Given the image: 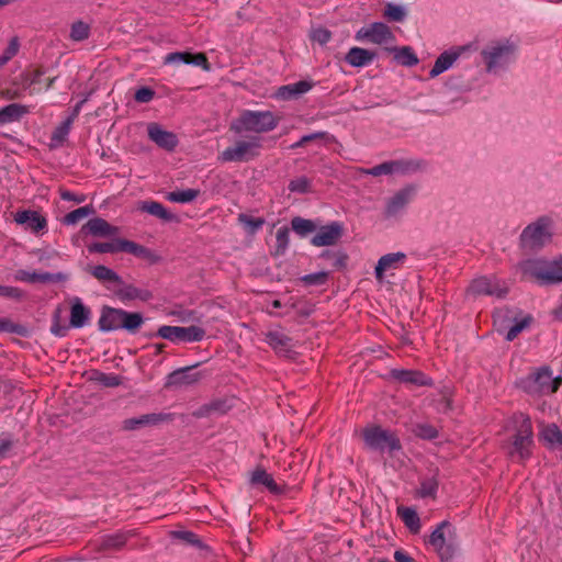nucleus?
Wrapping results in <instances>:
<instances>
[{"label": "nucleus", "instance_id": "8", "mask_svg": "<svg viewBox=\"0 0 562 562\" xmlns=\"http://www.w3.org/2000/svg\"><path fill=\"white\" fill-rule=\"evenodd\" d=\"M157 335L170 341L195 342L201 341L205 337V330L199 326H168L159 327Z\"/></svg>", "mask_w": 562, "mask_h": 562}, {"label": "nucleus", "instance_id": "34", "mask_svg": "<svg viewBox=\"0 0 562 562\" xmlns=\"http://www.w3.org/2000/svg\"><path fill=\"white\" fill-rule=\"evenodd\" d=\"M121 328L126 329L130 333H135L144 323V318L140 313H132L122 310Z\"/></svg>", "mask_w": 562, "mask_h": 562}, {"label": "nucleus", "instance_id": "60", "mask_svg": "<svg viewBox=\"0 0 562 562\" xmlns=\"http://www.w3.org/2000/svg\"><path fill=\"white\" fill-rule=\"evenodd\" d=\"M223 406H224V402L216 401L211 404L202 406L198 412L193 413V415L195 417H203V416L209 415L212 412L224 413L225 408Z\"/></svg>", "mask_w": 562, "mask_h": 562}, {"label": "nucleus", "instance_id": "3", "mask_svg": "<svg viewBox=\"0 0 562 562\" xmlns=\"http://www.w3.org/2000/svg\"><path fill=\"white\" fill-rule=\"evenodd\" d=\"M519 268L525 276L533 278L540 284L562 282V257L552 261L529 259L521 262Z\"/></svg>", "mask_w": 562, "mask_h": 562}, {"label": "nucleus", "instance_id": "62", "mask_svg": "<svg viewBox=\"0 0 562 562\" xmlns=\"http://www.w3.org/2000/svg\"><path fill=\"white\" fill-rule=\"evenodd\" d=\"M311 38L321 45H324L330 41L331 33L327 29L318 27L312 31Z\"/></svg>", "mask_w": 562, "mask_h": 562}, {"label": "nucleus", "instance_id": "58", "mask_svg": "<svg viewBox=\"0 0 562 562\" xmlns=\"http://www.w3.org/2000/svg\"><path fill=\"white\" fill-rule=\"evenodd\" d=\"M67 274L63 272L58 273H49V272H42L37 273L36 282L41 283H57V282H64L67 280Z\"/></svg>", "mask_w": 562, "mask_h": 562}, {"label": "nucleus", "instance_id": "64", "mask_svg": "<svg viewBox=\"0 0 562 562\" xmlns=\"http://www.w3.org/2000/svg\"><path fill=\"white\" fill-rule=\"evenodd\" d=\"M23 295V291L19 288L0 284V296L21 300Z\"/></svg>", "mask_w": 562, "mask_h": 562}, {"label": "nucleus", "instance_id": "1", "mask_svg": "<svg viewBox=\"0 0 562 562\" xmlns=\"http://www.w3.org/2000/svg\"><path fill=\"white\" fill-rule=\"evenodd\" d=\"M281 121V116L272 111L243 110L229 124V131L236 135L254 133L267 134L274 131Z\"/></svg>", "mask_w": 562, "mask_h": 562}, {"label": "nucleus", "instance_id": "15", "mask_svg": "<svg viewBox=\"0 0 562 562\" xmlns=\"http://www.w3.org/2000/svg\"><path fill=\"white\" fill-rule=\"evenodd\" d=\"M265 341L281 357H290L294 346L292 338L281 330H269L265 334Z\"/></svg>", "mask_w": 562, "mask_h": 562}, {"label": "nucleus", "instance_id": "11", "mask_svg": "<svg viewBox=\"0 0 562 562\" xmlns=\"http://www.w3.org/2000/svg\"><path fill=\"white\" fill-rule=\"evenodd\" d=\"M356 40L381 45L393 42L395 36L386 24L374 22L367 27H361L356 33Z\"/></svg>", "mask_w": 562, "mask_h": 562}, {"label": "nucleus", "instance_id": "24", "mask_svg": "<svg viewBox=\"0 0 562 562\" xmlns=\"http://www.w3.org/2000/svg\"><path fill=\"white\" fill-rule=\"evenodd\" d=\"M406 255L404 252H393L382 256L375 267V278L382 281L384 273L389 270L398 269L404 262Z\"/></svg>", "mask_w": 562, "mask_h": 562}, {"label": "nucleus", "instance_id": "6", "mask_svg": "<svg viewBox=\"0 0 562 562\" xmlns=\"http://www.w3.org/2000/svg\"><path fill=\"white\" fill-rule=\"evenodd\" d=\"M429 544L434 547L442 561L453 558L457 544L451 538V525L448 521H442L432 531L429 537Z\"/></svg>", "mask_w": 562, "mask_h": 562}, {"label": "nucleus", "instance_id": "47", "mask_svg": "<svg viewBox=\"0 0 562 562\" xmlns=\"http://www.w3.org/2000/svg\"><path fill=\"white\" fill-rule=\"evenodd\" d=\"M396 52L395 58L405 66H414L418 63V58L413 53L411 47H402L400 49H394Z\"/></svg>", "mask_w": 562, "mask_h": 562}, {"label": "nucleus", "instance_id": "39", "mask_svg": "<svg viewBox=\"0 0 562 562\" xmlns=\"http://www.w3.org/2000/svg\"><path fill=\"white\" fill-rule=\"evenodd\" d=\"M292 229L299 235H306L316 229V226L313 221L305 220L300 216L293 217L291 221Z\"/></svg>", "mask_w": 562, "mask_h": 562}, {"label": "nucleus", "instance_id": "9", "mask_svg": "<svg viewBox=\"0 0 562 562\" xmlns=\"http://www.w3.org/2000/svg\"><path fill=\"white\" fill-rule=\"evenodd\" d=\"M467 292L473 296L491 295L501 299L508 293V286L494 277H480L470 283Z\"/></svg>", "mask_w": 562, "mask_h": 562}, {"label": "nucleus", "instance_id": "10", "mask_svg": "<svg viewBox=\"0 0 562 562\" xmlns=\"http://www.w3.org/2000/svg\"><path fill=\"white\" fill-rule=\"evenodd\" d=\"M515 53V46L508 42L497 43L482 52L487 71H493L496 67L503 66L510 60Z\"/></svg>", "mask_w": 562, "mask_h": 562}, {"label": "nucleus", "instance_id": "20", "mask_svg": "<svg viewBox=\"0 0 562 562\" xmlns=\"http://www.w3.org/2000/svg\"><path fill=\"white\" fill-rule=\"evenodd\" d=\"M90 317V308L82 303L81 299L72 297L70 300L69 326L74 328H81L88 324Z\"/></svg>", "mask_w": 562, "mask_h": 562}, {"label": "nucleus", "instance_id": "44", "mask_svg": "<svg viewBox=\"0 0 562 562\" xmlns=\"http://www.w3.org/2000/svg\"><path fill=\"white\" fill-rule=\"evenodd\" d=\"M127 540L126 533H116L111 536H105L102 539L101 547L103 549H113V550H120Z\"/></svg>", "mask_w": 562, "mask_h": 562}, {"label": "nucleus", "instance_id": "27", "mask_svg": "<svg viewBox=\"0 0 562 562\" xmlns=\"http://www.w3.org/2000/svg\"><path fill=\"white\" fill-rule=\"evenodd\" d=\"M415 193L414 187H406L398 192H396L387 202L386 205V214L389 216H393L397 214L402 209H404L408 202L412 200Z\"/></svg>", "mask_w": 562, "mask_h": 562}, {"label": "nucleus", "instance_id": "55", "mask_svg": "<svg viewBox=\"0 0 562 562\" xmlns=\"http://www.w3.org/2000/svg\"><path fill=\"white\" fill-rule=\"evenodd\" d=\"M531 317L527 316L519 322L515 323L507 331L506 339L513 341L525 328L529 326Z\"/></svg>", "mask_w": 562, "mask_h": 562}, {"label": "nucleus", "instance_id": "13", "mask_svg": "<svg viewBox=\"0 0 562 562\" xmlns=\"http://www.w3.org/2000/svg\"><path fill=\"white\" fill-rule=\"evenodd\" d=\"M171 420H173V415L169 413L145 414L139 417H132L123 420L122 429L132 431L147 426H155L162 423H169Z\"/></svg>", "mask_w": 562, "mask_h": 562}, {"label": "nucleus", "instance_id": "33", "mask_svg": "<svg viewBox=\"0 0 562 562\" xmlns=\"http://www.w3.org/2000/svg\"><path fill=\"white\" fill-rule=\"evenodd\" d=\"M123 245V251L132 254L138 258L146 259L149 261H155V255L154 252L148 249L147 247H144L139 244H136L135 241L124 239Z\"/></svg>", "mask_w": 562, "mask_h": 562}, {"label": "nucleus", "instance_id": "43", "mask_svg": "<svg viewBox=\"0 0 562 562\" xmlns=\"http://www.w3.org/2000/svg\"><path fill=\"white\" fill-rule=\"evenodd\" d=\"M290 232L288 227H281L277 231L276 234V250L274 255L280 256L285 252L289 246V238Z\"/></svg>", "mask_w": 562, "mask_h": 562}, {"label": "nucleus", "instance_id": "18", "mask_svg": "<svg viewBox=\"0 0 562 562\" xmlns=\"http://www.w3.org/2000/svg\"><path fill=\"white\" fill-rule=\"evenodd\" d=\"M14 221L20 225H25L26 228L35 234L47 227L46 218L36 211H19L14 215Z\"/></svg>", "mask_w": 562, "mask_h": 562}, {"label": "nucleus", "instance_id": "14", "mask_svg": "<svg viewBox=\"0 0 562 562\" xmlns=\"http://www.w3.org/2000/svg\"><path fill=\"white\" fill-rule=\"evenodd\" d=\"M198 364L180 368L167 376L166 387H182L196 384L202 378L201 372H192Z\"/></svg>", "mask_w": 562, "mask_h": 562}, {"label": "nucleus", "instance_id": "50", "mask_svg": "<svg viewBox=\"0 0 562 562\" xmlns=\"http://www.w3.org/2000/svg\"><path fill=\"white\" fill-rule=\"evenodd\" d=\"M89 25L83 23L82 21L75 22L71 25L70 30V38L74 41H83L89 36Z\"/></svg>", "mask_w": 562, "mask_h": 562}, {"label": "nucleus", "instance_id": "52", "mask_svg": "<svg viewBox=\"0 0 562 562\" xmlns=\"http://www.w3.org/2000/svg\"><path fill=\"white\" fill-rule=\"evenodd\" d=\"M405 11L402 7L387 3L384 10V16L390 21L402 22L405 19Z\"/></svg>", "mask_w": 562, "mask_h": 562}, {"label": "nucleus", "instance_id": "25", "mask_svg": "<svg viewBox=\"0 0 562 562\" xmlns=\"http://www.w3.org/2000/svg\"><path fill=\"white\" fill-rule=\"evenodd\" d=\"M88 234L98 237H110L114 236L119 233V228L116 226H112L105 220L101 217H94L89 220L82 227Z\"/></svg>", "mask_w": 562, "mask_h": 562}, {"label": "nucleus", "instance_id": "29", "mask_svg": "<svg viewBox=\"0 0 562 562\" xmlns=\"http://www.w3.org/2000/svg\"><path fill=\"white\" fill-rule=\"evenodd\" d=\"M88 272L102 283L123 284L122 278L114 270L103 265L89 267Z\"/></svg>", "mask_w": 562, "mask_h": 562}, {"label": "nucleus", "instance_id": "57", "mask_svg": "<svg viewBox=\"0 0 562 562\" xmlns=\"http://www.w3.org/2000/svg\"><path fill=\"white\" fill-rule=\"evenodd\" d=\"M23 88L21 87V85H19V81L15 79L12 83V87L3 89L0 92V95L8 100H14L20 99L23 95Z\"/></svg>", "mask_w": 562, "mask_h": 562}, {"label": "nucleus", "instance_id": "46", "mask_svg": "<svg viewBox=\"0 0 562 562\" xmlns=\"http://www.w3.org/2000/svg\"><path fill=\"white\" fill-rule=\"evenodd\" d=\"M72 122L74 116H69L64 122H61L53 132L52 140L63 143L70 132Z\"/></svg>", "mask_w": 562, "mask_h": 562}, {"label": "nucleus", "instance_id": "56", "mask_svg": "<svg viewBox=\"0 0 562 562\" xmlns=\"http://www.w3.org/2000/svg\"><path fill=\"white\" fill-rule=\"evenodd\" d=\"M117 296L122 301H131L135 299H144L142 291L133 285H126L117 292Z\"/></svg>", "mask_w": 562, "mask_h": 562}, {"label": "nucleus", "instance_id": "4", "mask_svg": "<svg viewBox=\"0 0 562 562\" xmlns=\"http://www.w3.org/2000/svg\"><path fill=\"white\" fill-rule=\"evenodd\" d=\"M262 149L261 138L249 136L236 140L232 146L225 148L218 159L222 162H248L260 156Z\"/></svg>", "mask_w": 562, "mask_h": 562}, {"label": "nucleus", "instance_id": "42", "mask_svg": "<svg viewBox=\"0 0 562 562\" xmlns=\"http://www.w3.org/2000/svg\"><path fill=\"white\" fill-rule=\"evenodd\" d=\"M93 380L105 387H116L121 385L122 378L113 373H103L100 371L94 372Z\"/></svg>", "mask_w": 562, "mask_h": 562}, {"label": "nucleus", "instance_id": "59", "mask_svg": "<svg viewBox=\"0 0 562 562\" xmlns=\"http://www.w3.org/2000/svg\"><path fill=\"white\" fill-rule=\"evenodd\" d=\"M415 432L418 437L424 439H435L438 437L437 429L429 424H418Z\"/></svg>", "mask_w": 562, "mask_h": 562}, {"label": "nucleus", "instance_id": "48", "mask_svg": "<svg viewBox=\"0 0 562 562\" xmlns=\"http://www.w3.org/2000/svg\"><path fill=\"white\" fill-rule=\"evenodd\" d=\"M93 211L89 206H82L79 209H76L64 217V223L67 225H75L82 218L87 217L89 214H91Z\"/></svg>", "mask_w": 562, "mask_h": 562}, {"label": "nucleus", "instance_id": "28", "mask_svg": "<svg viewBox=\"0 0 562 562\" xmlns=\"http://www.w3.org/2000/svg\"><path fill=\"white\" fill-rule=\"evenodd\" d=\"M375 53L361 47H351L346 54L345 60L352 67H363L373 61Z\"/></svg>", "mask_w": 562, "mask_h": 562}, {"label": "nucleus", "instance_id": "40", "mask_svg": "<svg viewBox=\"0 0 562 562\" xmlns=\"http://www.w3.org/2000/svg\"><path fill=\"white\" fill-rule=\"evenodd\" d=\"M198 194H199L198 190L187 189V190H182V191L169 192L167 195V199L170 202L188 203V202L193 201L198 196Z\"/></svg>", "mask_w": 562, "mask_h": 562}, {"label": "nucleus", "instance_id": "41", "mask_svg": "<svg viewBox=\"0 0 562 562\" xmlns=\"http://www.w3.org/2000/svg\"><path fill=\"white\" fill-rule=\"evenodd\" d=\"M541 437L550 445L562 446V431L554 424L544 427L541 431Z\"/></svg>", "mask_w": 562, "mask_h": 562}, {"label": "nucleus", "instance_id": "21", "mask_svg": "<svg viewBox=\"0 0 562 562\" xmlns=\"http://www.w3.org/2000/svg\"><path fill=\"white\" fill-rule=\"evenodd\" d=\"M314 83L307 80H301L294 83L281 86L276 92V98L280 100L297 99L302 94L308 92Z\"/></svg>", "mask_w": 562, "mask_h": 562}, {"label": "nucleus", "instance_id": "37", "mask_svg": "<svg viewBox=\"0 0 562 562\" xmlns=\"http://www.w3.org/2000/svg\"><path fill=\"white\" fill-rule=\"evenodd\" d=\"M397 513L404 524L414 532H417L420 528L419 517L417 513L409 507H398Z\"/></svg>", "mask_w": 562, "mask_h": 562}, {"label": "nucleus", "instance_id": "12", "mask_svg": "<svg viewBox=\"0 0 562 562\" xmlns=\"http://www.w3.org/2000/svg\"><path fill=\"white\" fill-rule=\"evenodd\" d=\"M522 389L531 395L550 394V370L541 368L521 382Z\"/></svg>", "mask_w": 562, "mask_h": 562}, {"label": "nucleus", "instance_id": "54", "mask_svg": "<svg viewBox=\"0 0 562 562\" xmlns=\"http://www.w3.org/2000/svg\"><path fill=\"white\" fill-rule=\"evenodd\" d=\"M311 189V182L306 177H299L290 181L289 190L291 192L306 193Z\"/></svg>", "mask_w": 562, "mask_h": 562}, {"label": "nucleus", "instance_id": "45", "mask_svg": "<svg viewBox=\"0 0 562 562\" xmlns=\"http://www.w3.org/2000/svg\"><path fill=\"white\" fill-rule=\"evenodd\" d=\"M392 175H406L418 169L419 165L413 160H391Z\"/></svg>", "mask_w": 562, "mask_h": 562}, {"label": "nucleus", "instance_id": "63", "mask_svg": "<svg viewBox=\"0 0 562 562\" xmlns=\"http://www.w3.org/2000/svg\"><path fill=\"white\" fill-rule=\"evenodd\" d=\"M155 97V91L151 88L143 87L136 90L134 94L135 101L139 103H148L150 102Z\"/></svg>", "mask_w": 562, "mask_h": 562}, {"label": "nucleus", "instance_id": "7", "mask_svg": "<svg viewBox=\"0 0 562 562\" xmlns=\"http://www.w3.org/2000/svg\"><path fill=\"white\" fill-rule=\"evenodd\" d=\"M550 237L549 221L547 218H539L522 231L520 241L525 248L538 249L549 241Z\"/></svg>", "mask_w": 562, "mask_h": 562}, {"label": "nucleus", "instance_id": "36", "mask_svg": "<svg viewBox=\"0 0 562 562\" xmlns=\"http://www.w3.org/2000/svg\"><path fill=\"white\" fill-rule=\"evenodd\" d=\"M44 71L42 68H35V69H27L23 71L16 80L19 81V85L23 88L25 91L33 85H36L40 82V78L43 76Z\"/></svg>", "mask_w": 562, "mask_h": 562}, {"label": "nucleus", "instance_id": "19", "mask_svg": "<svg viewBox=\"0 0 562 562\" xmlns=\"http://www.w3.org/2000/svg\"><path fill=\"white\" fill-rule=\"evenodd\" d=\"M147 132L150 140L167 150H172L178 144L177 136L171 132L162 130L157 123L148 124Z\"/></svg>", "mask_w": 562, "mask_h": 562}, {"label": "nucleus", "instance_id": "61", "mask_svg": "<svg viewBox=\"0 0 562 562\" xmlns=\"http://www.w3.org/2000/svg\"><path fill=\"white\" fill-rule=\"evenodd\" d=\"M327 279H328V273L322 271V272L306 274L302 278V281L306 285H321V284L326 283Z\"/></svg>", "mask_w": 562, "mask_h": 562}, {"label": "nucleus", "instance_id": "17", "mask_svg": "<svg viewBox=\"0 0 562 562\" xmlns=\"http://www.w3.org/2000/svg\"><path fill=\"white\" fill-rule=\"evenodd\" d=\"M164 63L166 65L176 63L193 64L202 67L204 70L210 69V63L204 53L173 52L165 56Z\"/></svg>", "mask_w": 562, "mask_h": 562}, {"label": "nucleus", "instance_id": "26", "mask_svg": "<svg viewBox=\"0 0 562 562\" xmlns=\"http://www.w3.org/2000/svg\"><path fill=\"white\" fill-rule=\"evenodd\" d=\"M122 310L105 306L101 312L98 325L102 331H111L121 328Z\"/></svg>", "mask_w": 562, "mask_h": 562}, {"label": "nucleus", "instance_id": "32", "mask_svg": "<svg viewBox=\"0 0 562 562\" xmlns=\"http://www.w3.org/2000/svg\"><path fill=\"white\" fill-rule=\"evenodd\" d=\"M140 209L142 211L147 212L148 214L166 222H171L176 217L161 203L156 201L144 202Z\"/></svg>", "mask_w": 562, "mask_h": 562}, {"label": "nucleus", "instance_id": "16", "mask_svg": "<svg viewBox=\"0 0 562 562\" xmlns=\"http://www.w3.org/2000/svg\"><path fill=\"white\" fill-rule=\"evenodd\" d=\"M342 235V225L334 222L329 225L321 227L313 236L311 243L316 247L335 245Z\"/></svg>", "mask_w": 562, "mask_h": 562}, {"label": "nucleus", "instance_id": "2", "mask_svg": "<svg viewBox=\"0 0 562 562\" xmlns=\"http://www.w3.org/2000/svg\"><path fill=\"white\" fill-rule=\"evenodd\" d=\"M512 420L515 425V435L508 443L504 445V448L509 457L517 458L520 462H524L531 457L533 446L531 419L524 413H516L513 415Z\"/></svg>", "mask_w": 562, "mask_h": 562}, {"label": "nucleus", "instance_id": "22", "mask_svg": "<svg viewBox=\"0 0 562 562\" xmlns=\"http://www.w3.org/2000/svg\"><path fill=\"white\" fill-rule=\"evenodd\" d=\"M465 50V47H457L450 50L443 52L435 61L434 67L429 71V76L435 78L449 69L453 63L460 57Z\"/></svg>", "mask_w": 562, "mask_h": 562}, {"label": "nucleus", "instance_id": "51", "mask_svg": "<svg viewBox=\"0 0 562 562\" xmlns=\"http://www.w3.org/2000/svg\"><path fill=\"white\" fill-rule=\"evenodd\" d=\"M20 44L16 37L11 38L4 52L0 55V68L12 59L19 52Z\"/></svg>", "mask_w": 562, "mask_h": 562}, {"label": "nucleus", "instance_id": "30", "mask_svg": "<svg viewBox=\"0 0 562 562\" xmlns=\"http://www.w3.org/2000/svg\"><path fill=\"white\" fill-rule=\"evenodd\" d=\"M26 113H29V109L26 105L11 103L0 109V123L4 124L13 121H19Z\"/></svg>", "mask_w": 562, "mask_h": 562}, {"label": "nucleus", "instance_id": "5", "mask_svg": "<svg viewBox=\"0 0 562 562\" xmlns=\"http://www.w3.org/2000/svg\"><path fill=\"white\" fill-rule=\"evenodd\" d=\"M362 438L367 448L371 450L393 453L402 449L400 438L394 431L383 429L376 425H370L363 428Z\"/></svg>", "mask_w": 562, "mask_h": 562}, {"label": "nucleus", "instance_id": "35", "mask_svg": "<svg viewBox=\"0 0 562 562\" xmlns=\"http://www.w3.org/2000/svg\"><path fill=\"white\" fill-rule=\"evenodd\" d=\"M124 239H115L108 243H94L88 246V250L90 252H98V254H114L123 251V244Z\"/></svg>", "mask_w": 562, "mask_h": 562}, {"label": "nucleus", "instance_id": "49", "mask_svg": "<svg viewBox=\"0 0 562 562\" xmlns=\"http://www.w3.org/2000/svg\"><path fill=\"white\" fill-rule=\"evenodd\" d=\"M438 490V481L435 477H428L422 481L418 494L422 497H435Z\"/></svg>", "mask_w": 562, "mask_h": 562}, {"label": "nucleus", "instance_id": "53", "mask_svg": "<svg viewBox=\"0 0 562 562\" xmlns=\"http://www.w3.org/2000/svg\"><path fill=\"white\" fill-rule=\"evenodd\" d=\"M359 170L361 173L370 175L373 177H379L382 175H392L391 161H385V162H382L378 166H374V167L368 168V169L360 168Z\"/></svg>", "mask_w": 562, "mask_h": 562}, {"label": "nucleus", "instance_id": "38", "mask_svg": "<svg viewBox=\"0 0 562 562\" xmlns=\"http://www.w3.org/2000/svg\"><path fill=\"white\" fill-rule=\"evenodd\" d=\"M238 222L245 226L246 231L249 234H255L258 229H260L263 226L265 218L252 217L248 214L240 213L238 215Z\"/></svg>", "mask_w": 562, "mask_h": 562}, {"label": "nucleus", "instance_id": "31", "mask_svg": "<svg viewBox=\"0 0 562 562\" xmlns=\"http://www.w3.org/2000/svg\"><path fill=\"white\" fill-rule=\"evenodd\" d=\"M251 483L252 484H262L273 494H280L281 493V488L276 483L273 477L269 473H267L266 470H263L261 468H257L252 472Z\"/></svg>", "mask_w": 562, "mask_h": 562}, {"label": "nucleus", "instance_id": "23", "mask_svg": "<svg viewBox=\"0 0 562 562\" xmlns=\"http://www.w3.org/2000/svg\"><path fill=\"white\" fill-rule=\"evenodd\" d=\"M391 376L396 381L416 386L431 385V380L423 372L417 370H398L391 371Z\"/></svg>", "mask_w": 562, "mask_h": 562}]
</instances>
